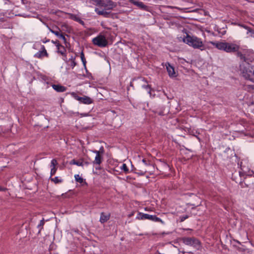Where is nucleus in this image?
Wrapping results in <instances>:
<instances>
[{"mask_svg": "<svg viewBox=\"0 0 254 254\" xmlns=\"http://www.w3.org/2000/svg\"><path fill=\"white\" fill-rule=\"evenodd\" d=\"M183 41L189 46L195 49H199L200 51H204L207 48L210 49L209 47H206L205 46L201 39L195 36H191L187 34L186 37H184Z\"/></svg>", "mask_w": 254, "mask_h": 254, "instance_id": "nucleus-1", "label": "nucleus"}, {"mask_svg": "<svg viewBox=\"0 0 254 254\" xmlns=\"http://www.w3.org/2000/svg\"><path fill=\"white\" fill-rule=\"evenodd\" d=\"M208 43L213 45L218 50L227 53L238 52L240 48L238 45L233 43L209 41Z\"/></svg>", "mask_w": 254, "mask_h": 254, "instance_id": "nucleus-2", "label": "nucleus"}, {"mask_svg": "<svg viewBox=\"0 0 254 254\" xmlns=\"http://www.w3.org/2000/svg\"><path fill=\"white\" fill-rule=\"evenodd\" d=\"M240 70L241 74L245 79L254 82V66L243 64H240Z\"/></svg>", "mask_w": 254, "mask_h": 254, "instance_id": "nucleus-3", "label": "nucleus"}, {"mask_svg": "<svg viewBox=\"0 0 254 254\" xmlns=\"http://www.w3.org/2000/svg\"><path fill=\"white\" fill-rule=\"evenodd\" d=\"M237 55L244 62H253L254 61V52L250 50H244L243 52H238Z\"/></svg>", "mask_w": 254, "mask_h": 254, "instance_id": "nucleus-4", "label": "nucleus"}, {"mask_svg": "<svg viewBox=\"0 0 254 254\" xmlns=\"http://www.w3.org/2000/svg\"><path fill=\"white\" fill-rule=\"evenodd\" d=\"M183 243L187 246H190L198 250L200 248V243L196 238L184 237L182 239Z\"/></svg>", "mask_w": 254, "mask_h": 254, "instance_id": "nucleus-5", "label": "nucleus"}, {"mask_svg": "<svg viewBox=\"0 0 254 254\" xmlns=\"http://www.w3.org/2000/svg\"><path fill=\"white\" fill-rule=\"evenodd\" d=\"M136 219L138 220L148 219L154 222H160L162 224L164 223V222L160 218L155 215H151L141 212L138 213Z\"/></svg>", "mask_w": 254, "mask_h": 254, "instance_id": "nucleus-6", "label": "nucleus"}, {"mask_svg": "<svg viewBox=\"0 0 254 254\" xmlns=\"http://www.w3.org/2000/svg\"><path fill=\"white\" fill-rule=\"evenodd\" d=\"M70 94L73 98L78 101L81 103L89 105L93 103V100L89 97L86 96L79 97L76 93L73 92H71Z\"/></svg>", "mask_w": 254, "mask_h": 254, "instance_id": "nucleus-7", "label": "nucleus"}, {"mask_svg": "<svg viewBox=\"0 0 254 254\" xmlns=\"http://www.w3.org/2000/svg\"><path fill=\"white\" fill-rule=\"evenodd\" d=\"M93 43L100 47H104L107 45L108 41L103 35H99L92 39Z\"/></svg>", "mask_w": 254, "mask_h": 254, "instance_id": "nucleus-8", "label": "nucleus"}, {"mask_svg": "<svg viewBox=\"0 0 254 254\" xmlns=\"http://www.w3.org/2000/svg\"><path fill=\"white\" fill-rule=\"evenodd\" d=\"M99 8H96L95 11L97 14L100 15H103L105 17H107L109 14V12L107 11V10H110L108 9V7H103L101 6H98Z\"/></svg>", "mask_w": 254, "mask_h": 254, "instance_id": "nucleus-9", "label": "nucleus"}, {"mask_svg": "<svg viewBox=\"0 0 254 254\" xmlns=\"http://www.w3.org/2000/svg\"><path fill=\"white\" fill-rule=\"evenodd\" d=\"M48 54L47 53L44 46L42 45L41 50L34 55V57L38 59H41L44 57H48Z\"/></svg>", "mask_w": 254, "mask_h": 254, "instance_id": "nucleus-10", "label": "nucleus"}, {"mask_svg": "<svg viewBox=\"0 0 254 254\" xmlns=\"http://www.w3.org/2000/svg\"><path fill=\"white\" fill-rule=\"evenodd\" d=\"M166 69L168 72V75L170 77H175L177 76L176 73L175 71L174 67L172 66L169 63L166 64Z\"/></svg>", "mask_w": 254, "mask_h": 254, "instance_id": "nucleus-11", "label": "nucleus"}, {"mask_svg": "<svg viewBox=\"0 0 254 254\" xmlns=\"http://www.w3.org/2000/svg\"><path fill=\"white\" fill-rule=\"evenodd\" d=\"M92 152L96 154L95 159L93 161V163L94 164L100 165L101 163L102 160V157L100 154V151L95 150L92 151Z\"/></svg>", "mask_w": 254, "mask_h": 254, "instance_id": "nucleus-12", "label": "nucleus"}, {"mask_svg": "<svg viewBox=\"0 0 254 254\" xmlns=\"http://www.w3.org/2000/svg\"><path fill=\"white\" fill-rule=\"evenodd\" d=\"M110 217V214L108 213H105L104 212H102L100 214V222L101 223H104L105 222H107Z\"/></svg>", "mask_w": 254, "mask_h": 254, "instance_id": "nucleus-13", "label": "nucleus"}, {"mask_svg": "<svg viewBox=\"0 0 254 254\" xmlns=\"http://www.w3.org/2000/svg\"><path fill=\"white\" fill-rule=\"evenodd\" d=\"M130 2L142 9L146 10L147 8V6L142 2L135 1V0H130Z\"/></svg>", "mask_w": 254, "mask_h": 254, "instance_id": "nucleus-14", "label": "nucleus"}, {"mask_svg": "<svg viewBox=\"0 0 254 254\" xmlns=\"http://www.w3.org/2000/svg\"><path fill=\"white\" fill-rule=\"evenodd\" d=\"M52 87L55 90L59 92H64L66 89L65 87L59 84H53Z\"/></svg>", "mask_w": 254, "mask_h": 254, "instance_id": "nucleus-15", "label": "nucleus"}, {"mask_svg": "<svg viewBox=\"0 0 254 254\" xmlns=\"http://www.w3.org/2000/svg\"><path fill=\"white\" fill-rule=\"evenodd\" d=\"M74 178L76 182L81 184L82 186H87V184L85 180L83 179L79 175L76 174L74 175Z\"/></svg>", "mask_w": 254, "mask_h": 254, "instance_id": "nucleus-16", "label": "nucleus"}, {"mask_svg": "<svg viewBox=\"0 0 254 254\" xmlns=\"http://www.w3.org/2000/svg\"><path fill=\"white\" fill-rule=\"evenodd\" d=\"M54 44H56V46L58 49V52L63 55L64 54L65 49L64 47L60 44L58 42H53Z\"/></svg>", "mask_w": 254, "mask_h": 254, "instance_id": "nucleus-17", "label": "nucleus"}, {"mask_svg": "<svg viewBox=\"0 0 254 254\" xmlns=\"http://www.w3.org/2000/svg\"><path fill=\"white\" fill-rule=\"evenodd\" d=\"M120 169L123 171L125 174H127L129 173V169L127 168V165L125 163L123 164L122 166L120 167Z\"/></svg>", "mask_w": 254, "mask_h": 254, "instance_id": "nucleus-18", "label": "nucleus"}, {"mask_svg": "<svg viewBox=\"0 0 254 254\" xmlns=\"http://www.w3.org/2000/svg\"><path fill=\"white\" fill-rule=\"evenodd\" d=\"M58 165V162L56 159H54L51 162V168H56V166Z\"/></svg>", "mask_w": 254, "mask_h": 254, "instance_id": "nucleus-19", "label": "nucleus"}, {"mask_svg": "<svg viewBox=\"0 0 254 254\" xmlns=\"http://www.w3.org/2000/svg\"><path fill=\"white\" fill-rule=\"evenodd\" d=\"M51 180L56 184L61 183L63 181V180L59 178L58 177H56L55 178H52Z\"/></svg>", "mask_w": 254, "mask_h": 254, "instance_id": "nucleus-20", "label": "nucleus"}, {"mask_svg": "<svg viewBox=\"0 0 254 254\" xmlns=\"http://www.w3.org/2000/svg\"><path fill=\"white\" fill-rule=\"evenodd\" d=\"M70 164L76 165L78 166H82V162H79V161H75L74 159L72 160L71 161V162H70Z\"/></svg>", "mask_w": 254, "mask_h": 254, "instance_id": "nucleus-21", "label": "nucleus"}, {"mask_svg": "<svg viewBox=\"0 0 254 254\" xmlns=\"http://www.w3.org/2000/svg\"><path fill=\"white\" fill-rule=\"evenodd\" d=\"M50 31L53 34H54L55 35H56L57 37H59L61 33V31L60 30H54L52 29H49Z\"/></svg>", "mask_w": 254, "mask_h": 254, "instance_id": "nucleus-22", "label": "nucleus"}, {"mask_svg": "<svg viewBox=\"0 0 254 254\" xmlns=\"http://www.w3.org/2000/svg\"><path fill=\"white\" fill-rule=\"evenodd\" d=\"M80 58H81V60L83 63V64L84 65V66H85V65H86V60H85V58L84 57V54L83 52H82L80 54Z\"/></svg>", "mask_w": 254, "mask_h": 254, "instance_id": "nucleus-23", "label": "nucleus"}, {"mask_svg": "<svg viewBox=\"0 0 254 254\" xmlns=\"http://www.w3.org/2000/svg\"><path fill=\"white\" fill-rule=\"evenodd\" d=\"M142 87L148 90V93H151L150 87L149 85H142Z\"/></svg>", "mask_w": 254, "mask_h": 254, "instance_id": "nucleus-24", "label": "nucleus"}, {"mask_svg": "<svg viewBox=\"0 0 254 254\" xmlns=\"http://www.w3.org/2000/svg\"><path fill=\"white\" fill-rule=\"evenodd\" d=\"M57 168H51V176L54 175L57 171Z\"/></svg>", "mask_w": 254, "mask_h": 254, "instance_id": "nucleus-25", "label": "nucleus"}, {"mask_svg": "<svg viewBox=\"0 0 254 254\" xmlns=\"http://www.w3.org/2000/svg\"><path fill=\"white\" fill-rule=\"evenodd\" d=\"M59 38L62 39L64 42H66V39L64 37V36L63 34H61L59 37H58Z\"/></svg>", "mask_w": 254, "mask_h": 254, "instance_id": "nucleus-26", "label": "nucleus"}, {"mask_svg": "<svg viewBox=\"0 0 254 254\" xmlns=\"http://www.w3.org/2000/svg\"><path fill=\"white\" fill-rule=\"evenodd\" d=\"M59 38L62 39L64 42H66V39L64 37V36L63 34H61L59 37H58Z\"/></svg>", "mask_w": 254, "mask_h": 254, "instance_id": "nucleus-27", "label": "nucleus"}, {"mask_svg": "<svg viewBox=\"0 0 254 254\" xmlns=\"http://www.w3.org/2000/svg\"><path fill=\"white\" fill-rule=\"evenodd\" d=\"M44 225V219H43L42 220L40 221V224L38 225V227H43Z\"/></svg>", "mask_w": 254, "mask_h": 254, "instance_id": "nucleus-28", "label": "nucleus"}, {"mask_svg": "<svg viewBox=\"0 0 254 254\" xmlns=\"http://www.w3.org/2000/svg\"><path fill=\"white\" fill-rule=\"evenodd\" d=\"M188 218L187 215L183 216L181 217V221H184L185 219Z\"/></svg>", "mask_w": 254, "mask_h": 254, "instance_id": "nucleus-29", "label": "nucleus"}, {"mask_svg": "<svg viewBox=\"0 0 254 254\" xmlns=\"http://www.w3.org/2000/svg\"><path fill=\"white\" fill-rule=\"evenodd\" d=\"M142 162L144 163V164L145 165V166H148L150 164L145 160V159H143L142 160Z\"/></svg>", "mask_w": 254, "mask_h": 254, "instance_id": "nucleus-30", "label": "nucleus"}, {"mask_svg": "<svg viewBox=\"0 0 254 254\" xmlns=\"http://www.w3.org/2000/svg\"><path fill=\"white\" fill-rule=\"evenodd\" d=\"M140 171L141 172L140 174L141 175H144L146 172V170L145 169L144 170H140Z\"/></svg>", "mask_w": 254, "mask_h": 254, "instance_id": "nucleus-31", "label": "nucleus"}, {"mask_svg": "<svg viewBox=\"0 0 254 254\" xmlns=\"http://www.w3.org/2000/svg\"><path fill=\"white\" fill-rule=\"evenodd\" d=\"M6 189L0 187V191H4Z\"/></svg>", "mask_w": 254, "mask_h": 254, "instance_id": "nucleus-32", "label": "nucleus"}, {"mask_svg": "<svg viewBox=\"0 0 254 254\" xmlns=\"http://www.w3.org/2000/svg\"><path fill=\"white\" fill-rule=\"evenodd\" d=\"M72 65L73 67H74L75 65V63L74 62V61L72 62Z\"/></svg>", "mask_w": 254, "mask_h": 254, "instance_id": "nucleus-33", "label": "nucleus"}, {"mask_svg": "<svg viewBox=\"0 0 254 254\" xmlns=\"http://www.w3.org/2000/svg\"><path fill=\"white\" fill-rule=\"evenodd\" d=\"M133 215V213H131V214H129L128 216V217H131Z\"/></svg>", "mask_w": 254, "mask_h": 254, "instance_id": "nucleus-34", "label": "nucleus"}, {"mask_svg": "<svg viewBox=\"0 0 254 254\" xmlns=\"http://www.w3.org/2000/svg\"><path fill=\"white\" fill-rule=\"evenodd\" d=\"M49 40H47L43 41V42L44 43H46V42H49Z\"/></svg>", "mask_w": 254, "mask_h": 254, "instance_id": "nucleus-35", "label": "nucleus"}, {"mask_svg": "<svg viewBox=\"0 0 254 254\" xmlns=\"http://www.w3.org/2000/svg\"><path fill=\"white\" fill-rule=\"evenodd\" d=\"M145 210H146V211H148L149 210V209H147V208H145Z\"/></svg>", "mask_w": 254, "mask_h": 254, "instance_id": "nucleus-36", "label": "nucleus"}, {"mask_svg": "<svg viewBox=\"0 0 254 254\" xmlns=\"http://www.w3.org/2000/svg\"><path fill=\"white\" fill-rule=\"evenodd\" d=\"M243 27L244 28H246V29H247V27L246 26H243Z\"/></svg>", "mask_w": 254, "mask_h": 254, "instance_id": "nucleus-37", "label": "nucleus"}, {"mask_svg": "<svg viewBox=\"0 0 254 254\" xmlns=\"http://www.w3.org/2000/svg\"><path fill=\"white\" fill-rule=\"evenodd\" d=\"M129 1H130V0H129Z\"/></svg>", "mask_w": 254, "mask_h": 254, "instance_id": "nucleus-38", "label": "nucleus"}]
</instances>
